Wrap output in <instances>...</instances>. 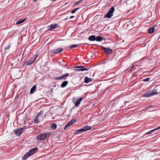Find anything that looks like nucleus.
Here are the masks:
<instances>
[{
  "label": "nucleus",
  "mask_w": 160,
  "mask_h": 160,
  "mask_svg": "<svg viewBox=\"0 0 160 160\" xmlns=\"http://www.w3.org/2000/svg\"><path fill=\"white\" fill-rule=\"evenodd\" d=\"M134 65H132V66L131 67V68H134Z\"/></svg>",
  "instance_id": "nucleus-33"
},
{
  "label": "nucleus",
  "mask_w": 160,
  "mask_h": 160,
  "mask_svg": "<svg viewBox=\"0 0 160 160\" xmlns=\"http://www.w3.org/2000/svg\"><path fill=\"white\" fill-rule=\"evenodd\" d=\"M160 129V126L148 132H147L146 133V134H151L154 131L158 130Z\"/></svg>",
  "instance_id": "nucleus-14"
},
{
  "label": "nucleus",
  "mask_w": 160,
  "mask_h": 160,
  "mask_svg": "<svg viewBox=\"0 0 160 160\" xmlns=\"http://www.w3.org/2000/svg\"><path fill=\"white\" fill-rule=\"evenodd\" d=\"M82 97H81L75 103V106L78 107L80 103H81V102L82 101Z\"/></svg>",
  "instance_id": "nucleus-13"
},
{
  "label": "nucleus",
  "mask_w": 160,
  "mask_h": 160,
  "mask_svg": "<svg viewBox=\"0 0 160 160\" xmlns=\"http://www.w3.org/2000/svg\"><path fill=\"white\" fill-rule=\"evenodd\" d=\"M57 126L55 124H52V128L53 129H55L57 128Z\"/></svg>",
  "instance_id": "nucleus-27"
},
{
  "label": "nucleus",
  "mask_w": 160,
  "mask_h": 160,
  "mask_svg": "<svg viewBox=\"0 0 160 160\" xmlns=\"http://www.w3.org/2000/svg\"><path fill=\"white\" fill-rule=\"evenodd\" d=\"M37 0H33V2H36V1Z\"/></svg>",
  "instance_id": "nucleus-34"
},
{
  "label": "nucleus",
  "mask_w": 160,
  "mask_h": 160,
  "mask_svg": "<svg viewBox=\"0 0 160 160\" xmlns=\"http://www.w3.org/2000/svg\"><path fill=\"white\" fill-rule=\"evenodd\" d=\"M27 20V18H25L24 19L19 20L18 21L16 22V24H21L22 23L24 22L25 21Z\"/></svg>",
  "instance_id": "nucleus-15"
},
{
  "label": "nucleus",
  "mask_w": 160,
  "mask_h": 160,
  "mask_svg": "<svg viewBox=\"0 0 160 160\" xmlns=\"http://www.w3.org/2000/svg\"><path fill=\"white\" fill-rule=\"evenodd\" d=\"M62 51V48L55 49L52 50L51 52L53 53L57 54L60 52Z\"/></svg>",
  "instance_id": "nucleus-10"
},
{
  "label": "nucleus",
  "mask_w": 160,
  "mask_h": 160,
  "mask_svg": "<svg viewBox=\"0 0 160 160\" xmlns=\"http://www.w3.org/2000/svg\"><path fill=\"white\" fill-rule=\"evenodd\" d=\"M42 114V111L39 112L36 116V118L34 120V122L35 123H38L40 121L41 118L40 115Z\"/></svg>",
  "instance_id": "nucleus-6"
},
{
  "label": "nucleus",
  "mask_w": 160,
  "mask_h": 160,
  "mask_svg": "<svg viewBox=\"0 0 160 160\" xmlns=\"http://www.w3.org/2000/svg\"><path fill=\"white\" fill-rule=\"evenodd\" d=\"M69 73H67L63 74L62 76L54 77V78L55 79H57V80H59V79H64L65 78L68 77L69 76Z\"/></svg>",
  "instance_id": "nucleus-8"
},
{
  "label": "nucleus",
  "mask_w": 160,
  "mask_h": 160,
  "mask_svg": "<svg viewBox=\"0 0 160 160\" xmlns=\"http://www.w3.org/2000/svg\"><path fill=\"white\" fill-rule=\"evenodd\" d=\"M150 80V79L149 78H146L144 79L143 80V81L147 82L148 81Z\"/></svg>",
  "instance_id": "nucleus-30"
},
{
  "label": "nucleus",
  "mask_w": 160,
  "mask_h": 160,
  "mask_svg": "<svg viewBox=\"0 0 160 160\" xmlns=\"http://www.w3.org/2000/svg\"><path fill=\"white\" fill-rule=\"evenodd\" d=\"M74 16H71V17H70V18H74Z\"/></svg>",
  "instance_id": "nucleus-32"
},
{
  "label": "nucleus",
  "mask_w": 160,
  "mask_h": 160,
  "mask_svg": "<svg viewBox=\"0 0 160 160\" xmlns=\"http://www.w3.org/2000/svg\"><path fill=\"white\" fill-rule=\"evenodd\" d=\"M71 126V125H70V124L69 123V122H68L66 125V126L64 128V129L66 130L67 129V128H68Z\"/></svg>",
  "instance_id": "nucleus-25"
},
{
  "label": "nucleus",
  "mask_w": 160,
  "mask_h": 160,
  "mask_svg": "<svg viewBox=\"0 0 160 160\" xmlns=\"http://www.w3.org/2000/svg\"><path fill=\"white\" fill-rule=\"evenodd\" d=\"M154 31H155L154 28L153 27H152L151 28H149L148 29V32L149 33H152L154 32Z\"/></svg>",
  "instance_id": "nucleus-21"
},
{
  "label": "nucleus",
  "mask_w": 160,
  "mask_h": 160,
  "mask_svg": "<svg viewBox=\"0 0 160 160\" xmlns=\"http://www.w3.org/2000/svg\"><path fill=\"white\" fill-rule=\"evenodd\" d=\"M91 129V128L90 126H87L84 127L82 129H79L77 131V132H82L84 131H86L88 130H90Z\"/></svg>",
  "instance_id": "nucleus-7"
},
{
  "label": "nucleus",
  "mask_w": 160,
  "mask_h": 160,
  "mask_svg": "<svg viewBox=\"0 0 160 160\" xmlns=\"http://www.w3.org/2000/svg\"><path fill=\"white\" fill-rule=\"evenodd\" d=\"M36 87L35 86H33V87L31 88L30 92L31 93H33V92L36 91Z\"/></svg>",
  "instance_id": "nucleus-20"
},
{
  "label": "nucleus",
  "mask_w": 160,
  "mask_h": 160,
  "mask_svg": "<svg viewBox=\"0 0 160 160\" xmlns=\"http://www.w3.org/2000/svg\"><path fill=\"white\" fill-rule=\"evenodd\" d=\"M68 82L67 81H64L61 85V87L63 88L65 87L68 84Z\"/></svg>",
  "instance_id": "nucleus-16"
},
{
  "label": "nucleus",
  "mask_w": 160,
  "mask_h": 160,
  "mask_svg": "<svg viewBox=\"0 0 160 160\" xmlns=\"http://www.w3.org/2000/svg\"><path fill=\"white\" fill-rule=\"evenodd\" d=\"M76 68H80V69H74V70L76 71H86L88 70V68H85L84 66H78L76 67Z\"/></svg>",
  "instance_id": "nucleus-11"
},
{
  "label": "nucleus",
  "mask_w": 160,
  "mask_h": 160,
  "mask_svg": "<svg viewBox=\"0 0 160 160\" xmlns=\"http://www.w3.org/2000/svg\"><path fill=\"white\" fill-rule=\"evenodd\" d=\"M114 10V8L113 7L110 8L108 13L105 15L104 18H111L113 15Z\"/></svg>",
  "instance_id": "nucleus-2"
},
{
  "label": "nucleus",
  "mask_w": 160,
  "mask_h": 160,
  "mask_svg": "<svg viewBox=\"0 0 160 160\" xmlns=\"http://www.w3.org/2000/svg\"><path fill=\"white\" fill-rule=\"evenodd\" d=\"M26 128V127L24 126L19 129H15L14 130V132H15V134L18 136H19L23 132L24 130Z\"/></svg>",
  "instance_id": "nucleus-3"
},
{
  "label": "nucleus",
  "mask_w": 160,
  "mask_h": 160,
  "mask_svg": "<svg viewBox=\"0 0 160 160\" xmlns=\"http://www.w3.org/2000/svg\"><path fill=\"white\" fill-rule=\"evenodd\" d=\"M102 48L105 50V52L107 54H109L112 52V50L111 49L104 47Z\"/></svg>",
  "instance_id": "nucleus-12"
},
{
  "label": "nucleus",
  "mask_w": 160,
  "mask_h": 160,
  "mask_svg": "<svg viewBox=\"0 0 160 160\" xmlns=\"http://www.w3.org/2000/svg\"><path fill=\"white\" fill-rule=\"evenodd\" d=\"M102 40V37L99 36L97 37L96 38V40L97 41H101Z\"/></svg>",
  "instance_id": "nucleus-23"
},
{
  "label": "nucleus",
  "mask_w": 160,
  "mask_h": 160,
  "mask_svg": "<svg viewBox=\"0 0 160 160\" xmlns=\"http://www.w3.org/2000/svg\"><path fill=\"white\" fill-rule=\"evenodd\" d=\"M76 121V120L74 119H72L71 121L69 122H68L71 126Z\"/></svg>",
  "instance_id": "nucleus-24"
},
{
  "label": "nucleus",
  "mask_w": 160,
  "mask_h": 160,
  "mask_svg": "<svg viewBox=\"0 0 160 160\" xmlns=\"http://www.w3.org/2000/svg\"><path fill=\"white\" fill-rule=\"evenodd\" d=\"M51 135L50 132H46L40 134L37 137V139L39 141L44 140L46 138L48 137Z\"/></svg>",
  "instance_id": "nucleus-1"
},
{
  "label": "nucleus",
  "mask_w": 160,
  "mask_h": 160,
  "mask_svg": "<svg viewBox=\"0 0 160 160\" xmlns=\"http://www.w3.org/2000/svg\"><path fill=\"white\" fill-rule=\"evenodd\" d=\"M91 81V79L90 78H88L87 77H86L85 78V82L86 83L90 82Z\"/></svg>",
  "instance_id": "nucleus-19"
},
{
  "label": "nucleus",
  "mask_w": 160,
  "mask_h": 160,
  "mask_svg": "<svg viewBox=\"0 0 160 160\" xmlns=\"http://www.w3.org/2000/svg\"><path fill=\"white\" fill-rule=\"evenodd\" d=\"M88 39L90 41H94L96 40V38L95 36L92 35L89 37Z\"/></svg>",
  "instance_id": "nucleus-17"
},
{
  "label": "nucleus",
  "mask_w": 160,
  "mask_h": 160,
  "mask_svg": "<svg viewBox=\"0 0 160 160\" xmlns=\"http://www.w3.org/2000/svg\"><path fill=\"white\" fill-rule=\"evenodd\" d=\"M158 92H156L153 91L152 92H148L146 93H145L143 94L142 96L143 97L148 98L149 97L151 96H152L154 95L158 94Z\"/></svg>",
  "instance_id": "nucleus-5"
},
{
  "label": "nucleus",
  "mask_w": 160,
  "mask_h": 160,
  "mask_svg": "<svg viewBox=\"0 0 160 160\" xmlns=\"http://www.w3.org/2000/svg\"><path fill=\"white\" fill-rule=\"evenodd\" d=\"M38 56V54H36L35 55V56L34 57V58L32 59V58H30L29 60H26L24 63V64L25 65H30L35 60L36 58Z\"/></svg>",
  "instance_id": "nucleus-4"
},
{
  "label": "nucleus",
  "mask_w": 160,
  "mask_h": 160,
  "mask_svg": "<svg viewBox=\"0 0 160 160\" xmlns=\"http://www.w3.org/2000/svg\"><path fill=\"white\" fill-rule=\"evenodd\" d=\"M49 27V28H50L51 29H55L57 27V24H54L51 25Z\"/></svg>",
  "instance_id": "nucleus-22"
},
{
  "label": "nucleus",
  "mask_w": 160,
  "mask_h": 160,
  "mask_svg": "<svg viewBox=\"0 0 160 160\" xmlns=\"http://www.w3.org/2000/svg\"><path fill=\"white\" fill-rule=\"evenodd\" d=\"M77 46H78V45H77V44L74 45H73L71 46L70 47V48L71 49H72V48H76Z\"/></svg>",
  "instance_id": "nucleus-28"
},
{
  "label": "nucleus",
  "mask_w": 160,
  "mask_h": 160,
  "mask_svg": "<svg viewBox=\"0 0 160 160\" xmlns=\"http://www.w3.org/2000/svg\"><path fill=\"white\" fill-rule=\"evenodd\" d=\"M79 8H78L74 9V10H73L72 11V13H75L79 9Z\"/></svg>",
  "instance_id": "nucleus-26"
},
{
  "label": "nucleus",
  "mask_w": 160,
  "mask_h": 160,
  "mask_svg": "<svg viewBox=\"0 0 160 160\" xmlns=\"http://www.w3.org/2000/svg\"><path fill=\"white\" fill-rule=\"evenodd\" d=\"M30 156V155H29L28 153H27L25 155H24L22 158V159L23 160H26Z\"/></svg>",
  "instance_id": "nucleus-18"
},
{
  "label": "nucleus",
  "mask_w": 160,
  "mask_h": 160,
  "mask_svg": "<svg viewBox=\"0 0 160 160\" xmlns=\"http://www.w3.org/2000/svg\"><path fill=\"white\" fill-rule=\"evenodd\" d=\"M151 107V106H150L148 107H147V109H146L145 110H148V109H149V108L150 107Z\"/></svg>",
  "instance_id": "nucleus-31"
},
{
  "label": "nucleus",
  "mask_w": 160,
  "mask_h": 160,
  "mask_svg": "<svg viewBox=\"0 0 160 160\" xmlns=\"http://www.w3.org/2000/svg\"><path fill=\"white\" fill-rule=\"evenodd\" d=\"M10 44H9L8 45V46H7V47H6L5 48V50H8L10 48Z\"/></svg>",
  "instance_id": "nucleus-29"
},
{
  "label": "nucleus",
  "mask_w": 160,
  "mask_h": 160,
  "mask_svg": "<svg viewBox=\"0 0 160 160\" xmlns=\"http://www.w3.org/2000/svg\"><path fill=\"white\" fill-rule=\"evenodd\" d=\"M38 150V148H35L30 150L27 153L30 155V156H31L35 153Z\"/></svg>",
  "instance_id": "nucleus-9"
}]
</instances>
